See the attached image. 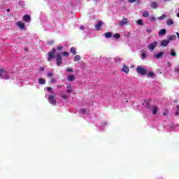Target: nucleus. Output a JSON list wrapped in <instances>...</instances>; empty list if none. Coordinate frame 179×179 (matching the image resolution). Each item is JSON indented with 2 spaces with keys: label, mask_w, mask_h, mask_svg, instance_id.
<instances>
[{
  "label": "nucleus",
  "mask_w": 179,
  "mask_h": 179,
  "mask_svg": "<svg viewBox=\"0 0 179 179\" xmlns=\"http://www.w3.org/2000/svg\"><path fill=\"white\" fill-rule=\"evenodd\" d=\"M54 58H56L57 66H61L62 65V56H61V53L57 52V49L55 48H53L51 52H48V61H51Z\"/></svg>",
  "instance_id": "1"
},
{
  "label": "nucleus",
  "mask_w": 179,
  "mask_h": 179,
  "mask_svg": "<svg viewBox=\"0 0 179 179\" xmlns=\"http://www.w3.org/2000/svg\"><path fill=\"white\" fill-rule=\"evenodd\" d=\"M12 73L8 72L5 69H0V78L4 79V80H8L10 79V76Z\"/></svg>",
  "instance_id": "2"
},
{
  "label": "nucleus",
  "mask_w": 179,
  "mask_h": 179,
  "mask_svg": "<svg viewBox=\"0 0 179 179\" xmlns=\"http://www.w3.org/2000/svg\"><path fill=\"white\" fill-rule=\"evenodd\" d=\"M143 106H145V108H148V110H150V111H152V114H157V111L159 110V108L155 106H150L149 103L147 101H145L143 103Z\"/></svg>",
  "instance_id": "3"
},
{
  "label": "nucleus",
  "mask_w": 179,
  "mask_h": 179,
  "mask_svg": "<svg viewBox=\"0 0 179 179\" xmlns=\"http://www.w3.org/2000/svg\"><path fill=\"white\" fill-rule=\"evenodd\" d=\"M136 72L137 73H139V75H141L142 76H145L146 73H148V70L145 69L142 66H139L136 68Z\"/></svg>",
  "instance_id": "4"
},
{
  "label": "nucleus",
  "mask_w": 179,
  "mask_h": 179,
  "mask_svg": "<svg viewBox=\"0 0 179 179\" xmlns=\"http://www.w3.org/2000/svg\"><path fill=\"white\" fill-rule=\"evenodd\" d=\"M147 47H148L149 51H150L152 52L154 51L155 48H156V47H157V42L154 41V42L150 43Z\"/></svg>",
  "instance_id": "5"
},
{
  "label": "nucleus",
  "mask_w": 179,
  "mask_h": 179,
  "mask_svg": "<svg viewBox=\"0 0 179 179\" xmlns=\"http://www.w3.org/2000/svg\"><path fill=\"white\" fill-rule=\"evenodd\" d=\"M48 100L50 104H52L53 106H55L57 104V101L55 100V95H49L48 97Z\"/></svg>",
  "instance_id": "6"
},
{
  "label": "nucleus",
  "mask_w": 179,
  "mask_h": 179,
  "mask_svg": "<svg viewBox=\"0 0 179 179\" xmlns=\"http://www.w3.org/2000/svg\"><path fill=\"white\" fill-rule=\"evenodd\" d=\"M16 25L21 29V30H23L24 27H26V25L24 24V22L22 21H18L16 22Z\"/></svg>",
  "instance_id": "7"
},
{
  "label": "nucleus",
  "mask_w": 179,
  "mask_h": 179,
  "mask_svg": "<svg viewBox=\"0 0 179 179\" xmlns=\"http://www.w3.org/2000/svg\"><path fill=\"white\" fill-rule=\"evenodd\" d=\"M169 44H170V41L168 39L163 40L160 43L161 47H167Z\"/></svg>",
  "instance_id": "8"
},
{
  "label": "nucleus",
  "mask_w": 179,
  "mask_h": 179,
  "mask_svg": "<svg viewBox=\"0 0 179 179\" xmlns=\"http://www.w3.org/2000/svg\"><path fill=\"white\" fill-rule=\"evenodd\" d=\"M118 24L119 26H120V27H122V26H125V24H128V19L124 18V20L120 21Z\"/></svg>",
  "instance_id": "9"
},
{
  "label": "nucleus",
  "mask_w": 179,
  "mask_h": 179,
  "mask_svg": "<svg viewBox=\"0 0 179 179\" xmlns=\"http://www.w3.org/2000/svg\"><path fill=\"white\" fill-rule=\"evenodd\" d=\"M122 72H124V73H129V67L124 64L122 69Z\"/></svg>",
  "instance_id": "10"
},
{
  "label": "nucleus",
  "mask_w": 179,
  "mask_h": 179,
  "mask_svg": "<svg viewBox=\"0 0 179 179\" xmlns=\"http://www.w3.org/2000/svg\"><path fill=\"white\" fill-rule=\"evenodd\" d=\"M23 21L25 22L26 23H30V15H25L22 17Z\"/></svg>",
  "instance_id": "11"
},
{
  "label": "nucleus",
  "mask_w": 179,
  "mask_h": 179,
  "mask_svg": "<svg viewBox=\"0 0 179 179\" xmlns=\"http://www.w3.org/2000/svg\"><path fill=\"white\" fill-rule=\"evenodd\" d=\"M101 26H103V21H99L96 25L95 29L99 31L101 29Z\"/></svg>",
  "instance_id": "12"
},
{
  "label": "nucleus",
  "mask_w": 179,
  "mask_h": 179,
  "mask_svg": "<svg viewBox=\"0 0 179 179\" xmlns=\"http://www.w3.org/2000/svg\"><path fill=\"white\" fill-rule=\"evenodd\" d=\"M164 54V52H159L154 55V57H155V58L159 59V58H162V57H163Z\"/></svg>",
  "instance_id": "13"
},
{
  "label": "nucleus",
  "mask_w": 179,
  "mask_h": 179,
  "mask_svg": "<svg viewBox=\"0 0 179 179\" xmlns=\"http://www.w3.org/2000/svg\"><path fill=\"white\" fill-rule=\"evenodd\" d=\"M176 38H177V36L176 35H171L169 36H168V41H174V40H176Z\"/></svg>",
  "instance_id": "14"
},
{
  "label": "nucleus",
  "mask_w": 179,
  "mask_h": 179,
  "mask_svg": "<svg viewBox=\"0 0 179 179\" xmlns=\"http://www.w3.org/2000/svg\"><path fill=\"white\" fill-rule=\"evenodd\" d=\"M157 6H159V4H157V3L155 1L150 3V7L152 8V9H156Z\"/></svg>",
  "instance_id": "15"
},
{
  "label": "nucleus",
  "mask_w": 179,
  "mask_h": 179,
  "mask_svg": "<svg viewBox=\"0 0 179 179\" xmlns=\"http://www.w3.org/2000/svg\"><path fill=\"white\" fill-rule=\"evenodd\" d=\"M67 80H69V82H73V80H75V76L73 75H69L67 77Z\"/></svg>",
  "instance_id": "16"
},
{
  "label": "nucleus",
  "mask_w": 179,
  "mask_h": 179,
  "mask_svg": "<svg viewBox=\"0 0 179 179\" xmlns=\"http://www.w3.org/2000/svg\"><path fill=\"white\" fill-rule=\"evenodd\" d=\"M38 83H39L40 85H45V79H44L43 78H40L38 80Z\"/></svg>",
  "instance_id": "17"
},
{
  "label": "nucleus",
  "mask_w": 179,
  "mask_h": 179,
  "mask_svg": "<svg viewBox=\"0 0 179 179\" xmlns=\"http://www.w3.org/2000/svg\"><path fill=\"white\" fill-rule=\"evenodd\" d=\"M145 75H146L147 78H155V73H153V72L146 73Z\"/></svg>",
  "instance_id": "18"
},
{
  "label": "nucleus",
  "mask_w": 179,
  "mask_h": 179,
  "mask_svg": "<svg viewBox=\"0 0 179 179\" xmlns=\"http://www.w3.org/2000/svg\"><path fill=\"white\" fill-rule=\"evenodd\" d=\"M166 24L167 26H171V24H174V21H173V20L169 18L166 21Z\"/></svg>",
  "instance_id": "19"
},
{
  "label": "nucleus",
  "mask_w": 179,
  "mask_h": 179,
  "mask_svg": "<svg viewBox=\"0 0 179 179\" xmlns=\"http://www.w3.org/2000/svg\"><path fill=\"white\" fill-rule=\"evenodd\" d=\"M112 36H113V34L111 32L105 33V37L106 38H111Z\"/></svg>",
  "instance_id": "20"
},
{
  "label": "nucleus",
  "mask_w": 179,
  "mask_h": 179,
  "mask_svg": "<svg viewBox=\"0 0 179 179\" xmlns=\"http://www.w3.org/2000/svg\"><path fill=\"white\" fill-rule=\"evenodd\" d=\"M70 51L73 55H76V54H78V52H76V49L73 47L71 48Z\"/></svg>",
  "instance_id": "21"
},
{
  "label": "nucleus",
  "mask_w": 179,
  "mask_h": 179,
  "mask_svg": "<svg viewBox=\"0 0 179 179\" xmlns=\"http://www.w3.org/2000/svg\"><path fill=\"white\" fill-rule=\"evenodd\" d=\"M71 92H72V87L71 86V85H68L66 93H71Z\"/></svg>",
  "instance_id": "22"
},
{
  "label": "nucleus",
  "mask_w": 179,
  "mask_h": 179,
  "mask_svg": "<svg viewBox=\"0 0 179 179\" xmlns=\"http://www.w3.org/2000/svg\"><path fill=\"white\" fill-rule=\"evenodd\" d=\"M80 114H83L85 115L86 114V113H87V110L85 109V108H81L79 110Z\"/></svg>",
  "instance_id": "23"
},
{
  "label": "nucleus",
  "mask_w": 179,
  "mask_h": 179,
  "mask_svg": "<svg viewBox=\"0 0 179 179\" xmlns=\"http://www.w3.org/2000/svg\"><path fill=\"white\" fill-rule=\"evenodd\" d=\"M166 34V29H161L159 32V36H164Z\"/></svg>",
  "instance_id": "24"
},
{
  "label": "nucleus",
  "mask_w": 179,
  "mask_h": 179,
  "mask_svg": "<svg viewBox=\"0 0 179 179\" xmlns=\"http://www.w3.org/2000/svg\"><path fill=\"white\" fill-rule=\"evenodd\" d=\"M80 59H81L80 55H76L74 57L75 62H78V61H80Z\"/></svg>",
  "instance_id": "25"
},
{
  "label": "nucleus",
  "mask_w": 179,
  "mask_h": 179,
  "mask_svg": "<svg viewBox=\"0 0 179 179\" xmlns=\"http://www.w3.org/2000/svg\"><path fill=\"white\" fill-rule=\"evenodd\" d=\"M142 16L143 17H149V12L148 11H144L142 14Z\"/></svg>",
  "instance_id": "26"
},
{
  "label": "nucleus",
  "mask_w": 179,
  "mask_h": 179,
  "mask_svg": "<svg viewBox=\"0 0 179 179\" xmlns=\"http://www.w3.org/2000/svg\"><path fill=\"white\" fill-rule=\"evenodd\" d=\"M166 17H167V16L166 15V14L162 15V16L158 17L159 20H164V19H166Z\"/></svg>",
  "instance_id": "27"
},
{
  "label": "nucleus",
  "mask_w": 179,
  "mask_h": 179,
  "mask_svg": "<svg viewBox=\"0 0 179 179\" xmlns=\"http://www.w3.org/2000/svg\"><path fill=\"white\" fill-rule=\"evenodd\" d=\"M129 2H130V3H134V2H136V3H139L141 0H129Z\"/></svg>",
  "instance_id": "28"
},
{
  "label": "nucleus",
  "mask_w": 179,
  "mask_h": 179,
  "mask_svg": "<svg viewBox=\"0 0 179 179\" xmlns=\"http://www.w3.org/2000/svg\"><path fill=\"white\" fill-rule=\"evenodd\" d=\"M176 51H174V49H172L171 51V57H176Z\"/></svg>",
  "instance_id": "29"
},
{
  "label": "nucleus",
  "mask_w": 179,
  "mask_h": 179,
  "mask_svg": "<svg viewBox=\"0 0 179 179\" xmlns=\"http://www.w3.org/2000/svg\"><path fill=\"white\" fill-rule=\"evenodd\" d=\"M137 24H138V26H143V22H142V20H138L136 21Z\"/></svg>",
  "instance_id": "30"
},
{
  "label": "nucleus",
  "mask_w": 179,
  "mask_h": 179,
  "mask_svg": "<svg viewBox=\"0 0 179 179\" xmlns=\"http://www.w3.org/2000/svg\"><path fill=\"white\" fill-rule=\"evenodd\" d=\"M146 53L142 52L141 53V59H146Z\"/></svg>",
  "instance_id": "31"
},
{
  "label": "nucleus",
  "mask_w": 179,
  "mask_h": 179,
  "mask_svg": "<svg viewBox=\"0 0 179 179\" xmlns=\"http://www.w3.org/2000/svg\"><path fill=\"white\" fill-rule=\"evenodd\" d=\"M62 54L64 57H69V52H63Z\"/></svg>",
  "instance_id": "32"
},
{
  "label": "nucleus",
  "mask_w": 179,
  "mask_h": 179,
  "mask_svg": "<svg viewBox=\"0 0 179 179\" xmlns=\"http://www.w3.org/2000/svg\"><path fill=\"white\" fill-rule=\"evenodd\" d=\"M50 83H57V79L54 78H50Z\"/></svg>",
  "instance_id": "33"
},
{
  "label": "nucleus",
  "mask_w": 179,
  "mask_h": 179,
  "mask_svg": "<svg viewBox=\"0 0 179 179\" xmlns=\"http://www.w3.org/2000/svg\"><path fill=\"white\" fill-rule=\"evenodd\" d=\"M54 76V74L52 73V72H49L48 73V78H52V76Z\"/></svg>",
  "instance_id": "34"
},
{
  "label": "nucleus",
  "mask_w": 179,
  "mask_h": 179,
  "mask_svg": "<svg viewBox=\"0 0 179 179\" xmlns=\"http://www.w3.org/2000/svg\"><path fill=\"white\" fill-rule=\"evenodd\" d=\"M113 37H114L115 38L118 39V38H120V37H121V36L120 35V34H115L113 36Z\"/></svg>",
  "instance_id": "35"
},
{
  "label": "nucleus",
  "mask_w": 179,
  "mask_h": 179,
  "mask_svg": "<svg viewBox=\"0 0 179 179\" xmlns=\"http://www.w3.org/2000/svg\"><path fill=\"white\" fill-rule=\"evenodd\" d=\"M62 48H64V47H63L62 45H58V46L57 47V50L58 51H61V50H62Z\"/></svg>",
  "instance_id": "36"
},
{
  "label": "nucleus",
  "mask_w": 179,
  "mask_h": 179,
  "mask_svg": "<svg viewBox=\"0 0 179 179\" xmlns=\"http://www.w3.org/2000/svg\"><path fill=\"white\" fill-rule=\"evenodd\" d=\"M150 20L151 22H155V20H156V17H155L154 16H151V17H150Z\"/></svg>",
  "instance_id": "37"
},
{
  "label": "nucleus",
  "mask_w": 179,
  "mask_h": 179,
  "mask_svg": "<svg viewBox=\"0 0 179 179\" xmlns=\"http://www.w3.org/2000/svg\"><path fill=\"white\" fill-rule=\"evenodd\" d=\"M66 72H73V69L71 68L66 69Z\"/></svg>",
  "instance_id": "38"
},
{
  "label": "nucleus",
  "mask_w": 179,
  "mask_h": 179,
  "mask_svg": "<svg viewBox=\"0 0 179 179\" xmlns=\"http://www.w3.org/2000/svg\"><path fill=\"white\" fill-rule=\"evenodd\" d=\"M115 62H120L121 61V58H120V57H116V58L115 59Z\"/></svg>",
  "instance_id": "39"
},
{
  "label": "nucleus",
  "mask_w": 179,
  "mask_h": 179,
  "mask_svg": "<svg viewBox=\"0 0 179 179\" xmlns=\"http://www.w3.org/2000/svg\"><path fill=\"white\" fill-rule=\"evenodd\" d=\"M175 72H177V73H179V64H178V67L175 68Z\"/></svg>",
  "instance_id": "40"
},
{
  "label": "nucleus",
  "mask_w": 179,
  "mask_h": 179,
  "mask_svg": "<svg viewBox=\"0 0 179 179\" xmlns=\"http://www.w3.org/2000/svg\"><path fill=\"white\" fill-rule=\"evenodd\" d=\"M46 90H48V92H52V88L48 87L46 88Z\"/></svg>",
  "instance_id": "41"
},
{
  "label": "nucleus",
  "mask_w": 179,
  "mask_h": 179,
  "mask_svg": "<svg viewBox=\"0 0 179 179\" xmlns=\"http://www.w3.org/2000/svg\"><path fill=\"white\" fill-rule=\"evenodd\" d=\"M20 5H21V6H24V1H19Z\"/></svg>",
  "instance_id": "42"
},
{
  "label": "nucleus",
  "mask_w": 179,
  "mask_h": 179,
  "mask_svg": "<svg viewBox=\"0 0 179 179\" xmlns=\"http://www.w3.org/2000/svg\"><path fill=\"white\" fill-rule=\"evenodd\" d=\"M35 83V80H33V83L29 82V84L31 86H33V83Z\"/></svg>",
  "instance_id": "43"
},
{
  "label": "nucleus",
  "mask_w": 179,
  "mask_h": 179,
  "mask_svg": "<svg viewBox=\"0 0 179 179\" xmlns=\"http://www.w3.org/2000/svg\"><path fill=\"white\" fill-rule=\"evenodd\" d=\"M39 71H41V72H43V71H44V67L39 68Z\"/></svg>",
  "instance_id": "44"
},
{
  "label": "nucleus",
  "mask_w": 179,
  "mask_h": 179,
  "mask_svg": "<svg viewBox=\"0 0 179 179\" xmlns=\"http://www.w3.org/2000/svg\"><path fill=\"white\" fill-rule=\"evenodd\" d=\"M48 44L51 45V44H54V41H50Z\"/></svg>",
  "instance_id": "45"
},
{
  "label": "nucleus",
  "mask_w": 179,
  "mask_h": 179,
  "mask_svg": "<svg viewBox=\"0 0 179 179\" xmlns=\"http://www.w3.org/2000/svg\"><path fill=\"white\" fill-rule=\"evenodd\" d=\"M151 31H152V29H147V32H148V33H150Z\"/></svg>",
  "instance_id": "46"
},
{
  "label": "nucleus",
  "mask_w": 179,
  "mask_h": 179,
  "mask_svg": "<svg viewBox=\"0 0 179 179\" xmlns=\"http://www.w3.org/2000/svg\"><path fill=\"white\" fill-rule=\"evenodd\" d=\"M80 30H83V29H85V26H81V27H80Z\"/></svg>",
  "instance_id": "47"
},
{
  "label": "nucleus",
  "mask_w": 179,
  "mask_h": 179,
  "mask_svg": "<svg viewBox=\"0 0 179 179\" xmlns=\"http://www.w3.org/2000/svg\"><path fill=\"white\" fill-rule=\"evenodd\" d=\"M64 99H68V96H66V95H63V96H62Z\"/></svg>",
  "instance_id": "48"
},
{
  "label": "nucleus",
  "mask_w": 179,
  "mask_h": 179,
  "mask_svg": "<svg viewBox=\"0 0 179 179\" xmlns=\"http://www.w3.org/2000/svg\"><path fill=\"white\" fill-rule=\"evenodd\" d=\"M176 34H177V36H178V38H179V33L177 32Z\"/></svg>",
  "instance_id": "49"
},
{
  "label": "nucleus",
  "mask_w": 179,
  "mask_h": 179,
  "mask_svg": "<svg viewBox=\"0 0 179 179\" xmlns=\"http://www.w3.org/2000/svg\"><path fill=\"white\" fill-rule=\"evenodd\" d=\"M176 115H178V110L176 111Z\"/></svg>",
  "instance_id": "50"
},
{
  "label": "nucleus",
  "mask_w": 179,
  "mask_h": 179,
  "mask_svg": "<svg viewBox=\"0 0 179 179\" xmlns=\"http://www.w3.org/2000/svg\"><path fill=\"white\" fill-rule=\"evenodd\" d=\"M7 12H10V9L8 8Z\"/></svg>",
  "instance_id": "51"
},
{
  "label": "nucleus",
  "mask_w": 179,
  "mask_h": 179,
  "mask_svg": "<svg viewBox=\"0 0 179 179\" xmlns=\"http://www.w3.org/2000/svg\"><path fill=\"white\" fill-rule=\"evenodd\" d=\"M163 115H167V113H164Z\"/></svg>",
  "instance_id": "52"
},
{
  "label": "nucleus",
  "mask_w": 179,
  "mask_h": 179,
  "mask_svg": "<svg viewBox=\"0 0 179 179\" xmlns=\"http://www.w3.org/2000/svg\"><path fill=\"white\" fill-rule=\"evenodd\" d=\"M176 107H177V110H179V106H177Z\"/></svg>",
  "instance_id": "53"
},
{
  "label": "nucleus",
  "mask_w": 179,
  "mask_h": 179,
  "mask_svg": "<svg viewBox=\"0 0 179 179\" xmlns=\"http://www.w3.org/2000/svg\"><path fill=\"white\" fill-rule=\"evenodd\" d=\"M94 1H95V2H97L98 0H94Z\"/></svg>",
  "instance_id": "54"
},
{
  "label": "nucleus",
  "mask_w": 179,
  "mask_h": 179,
  "mask_svg": "<svg viewBox=\"0 0 179 179\" xmlns=\"http://www.w3.org/2000/svg\"><path fill=\"white\" fill-rule=\"evenodd\" d=\"M164 1H170V0H164Z\"/></svg>",
  "instance_id": "55"
}]
</instances>
